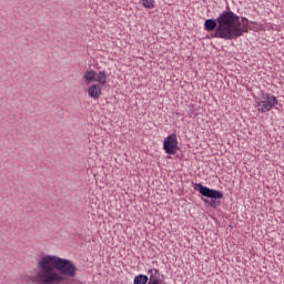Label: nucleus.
I'll return each mask as SVG.
<instances>
[{
    "label": "nucleus",
    "instance_id": "nucleus-2",
    "mask_svg": "<svg viewBox=\"0 0 284 284\" xmlns=\"http://www.w3.org/2000/svg\"><path fill=\"white\" fill-rule=\"evenodd\" d=\"M233 18L227 11H223L216 19H207L204 22L206 32H215L211 34V39H224L231 41L230 31L232 29Z\"/></svg>",
    "mask_w": 284,
    "mask_h": 284
},
{
    "label": "nucleus",
    "instance_id": "nucleus-11",
    "mask_svg": "<svg viewBox=\"0 0 284 284\" xmlns=\"http://www.w3.org/2000/svg\"><path fill=\"white\" fill-rule=\"evenodd\" d=\"M150 281V277L148 275L140 274L134 277L133 284H148Z\"/></svg>",
    "mask_w": 284,
    "mask_h": 284
},
{
    "label": "nucleus",
    "instance_id": "nucleus-13",
    "mask_svg": "<svg viewBox=\"0 0 284 284\" xmlns=\"http://www.w3.org/2000/svg\"><path fill=\"white\" fill-rule=\"evenodd\" d=\"M148 284H154V283H150V282H149Z\"/></svg>",
    "mask_w": 284,
    "mask_h": 284
},
{
    "label": "nucleus",
    "instance_id": "nucleus-3",
    "mask_svg": "<svg viewBox=\"0 0 284 284\" xmlns=\"http://www.w3.org/2000/svg\"><path fill=\"white\" fill-rule=\"evenodd\" d=\"M226 13L231 14L233 22L230 31V38L232 39H239V37H243V34L250 32L252 30V27L250 26V20L245 17H239L233 11H226Z\"/></svg>",
    "mask_w": 284,
    "mask_h": 284
},
{
    "label": "nucleus",
    "instance_id": "nucleus-9",
    "mask_svg": "<svg viewBox=\"0 0 284 284\" xmlns=\"http://www.w3.org/2000/svg\"><path fill=\"white\" fill-rule=\"evenodd\" d=\"M84 81H87V83H92V81H97V71H87L83 75Z\"/></svg>",
    "mask_w": 284,
    "mask_h": 284
},
{
    "label": "nucleus",
    "instance_id": "nucleus-7",
    "mask_svg": "<svg viewBox=\"0 0 284 284\" xmlns=\"http://www.w3.org/2000/svg\"><path fill=\"white\" fill-rule=\"evenodd\" d=\"M148 274H150L149 283L161 284V271L159 268H149Z\"/></svg>",
    "mask_w": 284,
    "mask_h": 284
},
{
    "label": "nucleus",
    "instance_id": "nucleus-10",
    "mask_svg": "<svg viewBox=\"0 0 284 284\" xmlns=\"http://www.w3.org/2000/svg\"><path fill=\"white\" fill-rule=\"evenodd\" d=\"M95 81H98L100 85H105V83H108V77L105 75V71H100L99 74L95 75Z\"/></svg>",
    "mask_w": 284,
    "mask_h": 284
},
{
    "label": "nucleus",
    "instance_id": "nucleus-4",
    "mask_svg": "<svg viewBox=\"0 0 284 284\" xmlns=\"http://www.w3.org/2000/svg\"><path fill=\"white\" fill-rule=\"evenodd\" d=\"M193 187L196 192H200L202 196H205L206 199H211V201L204 200V203H209L211 207H216V199H223V192L219 190L210 189L207 186H204L201 183H195Z\"/></svg>",
    "mask_w": 284,
    "mask_h": 284
},
{
    "label": "nucleus",
    "instance_id": "nucleus-12",
    "mask_svg": "<svg viewBox=\"0 0 284 284\" xmlns=\"http://www.w3.org/2000/svg\"><path fill=\"white\" fill-rule=\"evenodd\" d=\"M142 6L148 8V10H152L154 8V0H142Z\"/></svg>",
    "mask_w": 284,
    "mask_h": 284
},
{
    "label": "nucleus",
    "instance_id": "nucleus-5",
    "mask_svg": "<svg viewBox=\"0 0 284 284\" xmlns=\"http://www.w3.org/2000/svg\"><path fill=\"white\" fill-rule=\"evenodd\" d=\"M276 104H278L276 97L270 93H262L261 101L257 102V110L262 113L270 112Z\"/></svg>",
    "mask_w": 284,
    "mask_h": 284
},
{
    "label": "nucleus",
    "instance_id": "nucleus-6",
    "mask_svg": "<svg viewBox=\"0 0 284 284\" xmlns=\"http://www.w3.org/2000/svg\"><path fill=\"white\" fill-rule=\"evenodd\" d=\"M163 150L166 154H170L171 156H174V154H176V151L179 150V139L176 138V134H170L164 139Z\"/></svg>",
    "mask_w": 284,
    "mask_h": 284
},
{
    "label": "nucleus",
    "instance_id": "nucleus-1",
    "mask_svg": "<svg viewBox=\"0 0 284 284\" xmlns=\"http://www.w3.org/2000/svg\"><path fill=\"white\" fill-rule=\"evenodd\" d=\"M36 275L24 276L28 284H72L77 266L68 258L44 255L38 262Z\"/></svg>",
    "mask_w": 284,
    "mask_h": 284
},
{
    "label": "nucleus",
    "instance_id": "nucleus-8",
    "mask_svg": "<svg viewBox=\"0 0 284 284\" xmlns=\"http://www.w3.org/2000/svg\"><path fill=\"white\" fill-rule=\"evenodd\" d=\"M88 94L91 97V99H94L95 101L99 100L102 94L101 87L97 84L89 87Z\"/></svg>",
    "mask_w": 284,
    "mask_h": 284
}]
</instances>
